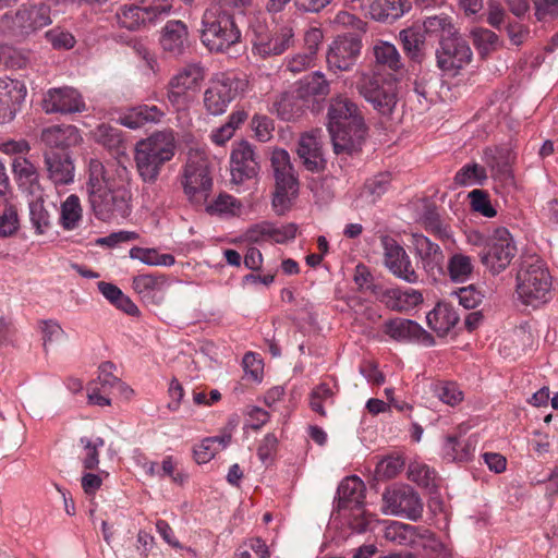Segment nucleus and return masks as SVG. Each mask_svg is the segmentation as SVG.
Listing matches in <instances>:
<instances>
[{
	"label": "nucleus",
	"instance_id": "1",
	"mask_svg": "<svg viewBox=\"0 0 558 558\" xmlns=\"http://www.w3.org/2000/svg\"><path fill=\"white\" fill-rule=\"evenodd\" d=\"M327 118L333 151L336 154L357 151L367 131L357 105L343 95L333 96L329 102Z\"/></svg>",
	"mask_w": 558,
	"mask_h": 558
},
{
	"label": "nucleus",
	"instance_id": "2",
	"mask_svg": "<svg viewBox=\"0 0 558 558\" xmlns=\"http://www.w3.org/2000/svg\"><path fill=\"white\" fill-rule=\"evenodd\" d=\"M231 8L221 1L208 7L202 15L199 38L210 52L225 53L241 43V29Z\"/></svg>",
	"mask_w": 558,
	"mask_h": 558
},
{
	"label": "nucleus",
	"instance_id": "3",
	"mask_svg": "<svg viewBox=\"0 0 558 558\" xmlns=\"http://www.w3.org/2000/svg\"><path fill=\"white\" fill-rule=\"evenodd\" d=\"M129 174L125 167L117 166V182H109V185L88 192L90 208L98 220L109 222L130 215L132 193Z\"/></svg>",
	"mask_w": 558,
	"mask_h": 558
},
{
	"label": "nucleus",
	"instance_id": "4",
	"mask_svg": "<svg viewBox=\"0 0 558 558\" xmlns=\"http://www.w3.org/2000/svg\"><path fill=\"white\" fill-rule=\"evenodd\" d=\"M175 143L171 132H156L135 146V162L144 182L155 183L162 166L174 156Z\"/></svg>",
	"mask_w": 558,
	"mask_h": 558
},
{
	"label": "nucleus",
	"instance_id": "5",
	"mask_svg": "<svg viewBox=\"0 0 558 558\" xmlns=\"http://www.w3.org/2000/svg\"><path fill=\"white\" fill-rule=\"evenodd\" d=\"M359 94L380 116L390 117L398 104V87L393 78H386L375 73H359L355 83Z\"/></svg>",
	"mask_w": 558,
	"mask_h": 558
},
{
	"label": "nucleus",
	"instance_id": "6",
	"mask_svg": "<svg viewBox=\"0 0 558 558\" xmlns=\"http://www.w3.org/2000/svg\"><path fill=\"white\" fill-rule=\"evenodd\" d=\"M517 294L526 305L536 306L551 298V277L539 262L523 264L517 274Z\"/></svg>",
	"mask_w": 558,
	"mask_h": 558
},
{
	"label": "nucleus",
	"instance_id": "7",
	"mask_svg": "<svg viewBox=\"0 0 558 558\" xmlns=\"http://www.w3.org/2000/svg\"><path fill=\"white\" fill-rule=\"evenodd\" d=\"M181 184L187 198L195 204L207 201L213 179L207 158L198 151H190L183 168Z\"/></svg>",
	"mask_w": 558,
	"mask_h": 558
},
{
	"label": "nucleus",
	"instance_id": "8",
	"mask_svg": "<svg viewBox=\"0 0 558 558\" xmlns=\"http://www.w3.org/2000/svg\"><path fill=\"white\" fill-rule=\"evenodd\" d=\"M3 25L17 39H25L51 23L50 9L44 4H23L14 13H5Z\"/></svg>",
	"mask_w": 558,
	"mask_h": 558
},
{
	"label": "nucleus",
	"instance_id": "9",
	"mask_svg": "<svg viewBox=\"0 0 558 558\" xmlns=\"http://www.w3.org/2000/svg\"><path fill=\"white\" fill-rule=\"evenodd\" d=\"M517 255V246L506 228H497L486 240L480 258L493 275L504 271Z\"/></svg>",
	"mask_w": 558,
	"mask_h": 558
},
{
	"label": "nucleus",
	"instance_id": "10",
	"mask_svg": "<svg viewBox=\"0 0 558 558\" xmlns=\"http://www.w3.org/2000/svg\"><path fill=\"white\" fill-rule=\"evenodd\" d=\"M385 513L416 521L422 517L423 502L415 489L405 484H393L383 494Z\"/></svg>",
	"mask_w": 558,
	"mask_h": 558
},
{
	"label": "nucleus",
	"instance_id": "11",
	"mask_svg": "<svg viewBox=\"0 0 558 558\" xmlns=\"http://www.w3.org/2000/svg\"><path fill=\"white\" fill-rule=\"evenodd\" d=\"M435 57L439 70L450 75H457L470 64L473 53L466 40L457 33L439 39Z\"/></svg>",
	"mask_w": 558,
	"mask_h": 558
},
{
	"label": "nucleus",
	"instance_id": "12",
	"mask_svg": "<svg viewBox=\"0 0 558 558\" xmlns=\"http://www.w3.org/2000/svg\"><path fill=\"white\" fill-rule=\"evenodd\" d=\"M204 70L198 64H187L174 74L167 84V99L178 110L187 107L190 90H196L204 80Z\"/></svg>",
	"mask_w": 558,
	"mask_h": 558
},
{
	"label": "nucleus",
	"instance_id": "13",
	"mask_svg": "<svg viewBox=\"0 0 558 558\" xmlns=\"http://www.w3.org/2000/svg\"><path fill=\"white\" fill-rule=\"evenodd\" d=\"M239 81L221 74L213 78L204 92L203 102L208 114L220 116L238 95Z\"/></svg>",
	"mask_w": 558,
	"mask_h": 558
},
{
	"label": "nucleus",
	"instance_id": "14",
	"mask_svg": "<svg viewBox=\"0 0 558 558\" xmlns=\"http://www.w3.org/2000/svg\"><path fill=\"white\" fill-rule=\"evenodd\" d=\"M362 49V41L357 37L338 36L326 53L328 70L337 72L350 71L356 63Z\"/></svg>",
	"mask_w": 558,
	"mask_h": 558
},
{
	"label": "nucleus",
	"instance_id": "15",
	"mask_svg": "<svg viewBox=\"0 0 558 558\" xmlns=\"http://www.w3.org/2000/svg\"><path fill=\"white\" fill-rule=\"evenodd\" d=\"M384 247V258L386 267L398 278L408 283H416L418 274L412 266V262L405 250L391 236L383 235L380 238Z\"/></svg>",
	"mask_w": 558,
	"mask_h": 558
},
{
	"label": "nucleus",
	"instance_id": "16",
	"mask_svg": "<svg viewBox=\"0 0 558 558\" xmlns=\"http://www.w3.org/2000/svg\"><path fill=\"white\" fill-rule=\"evenodd\" d=\"M44 170L47 179L54 185H69L74 181L75 166L70 151L45 149Z\"/></svg>",
	"mask_w": 558,
	"mask_h": 558
},
{
	"label": "nucleus",
	"instance_id": "17",
	"mask_svg": "<svg viewBox=\"0 0 558 558\" xmlns=\"http://www.w3.org/2000/svg\"><path fill=\"white\" fill-rule=\"evenodd\" d=\"M46 113L69 114L85 110V102L81 94L72 87L49 89L41 101Z\"/></svg>",
	"mask_w": 558,
	"mask_h": 558
},
{
	"label": "nucleus",
	"instance_id": "18",
	"mask_svg": "<svg viewBox=\"0 0 558 558\" xmlns=\"http://www.w3.org/2000/svg\"><path fill=\"white\" fill-rule=\"evenodd\" d=\"M294 33L289 26H281L272 33L256 34L253 43V52L260 58L279 56L294 44Z\"/></svg>",
	"mask_w": 558,
	"mask_h": 558
},
{
	"label": "nucleus",
	"instance_id": "19",
	"mask_svg": "<svg viewBox=\"0 0 558 558\" xmlns=\"http://www.w3.org/2000/svg\"><path fill=\"white\" fill-rule=\"evenodd\" d=\"M296 153L305 168L312 172L325 169L326 160L323 155L322 130H312L300 136Z\"/></svg>",
	"mask_w": 558,
	"mask_h": 558
},
{
	"label": "nucleus",
	"instance_id": "20",
	"mask_svg": "<svg viewBox=\"0 0 558 558\" xmlns=\"http://www.w3.org/2000/svg\"><path fill=\"white\" fill-rule=\"evenodd\" d=\"M257 172L258 162L252 145L244 141L239 143L231 154L232 182L236 184L242 183L254 178Z\"/></svg>",
	"mask_w": 558,
	"mask_h": 558
},
{
	"label": "nucleus",
	"instance_id": "21",
	"mask_svg": "<svg viewBox=\"0 0 558 558\" xmlns=\"http://www.w3.org/2000/svg\"><path fill=\"white\" fill-rule=\"evenodd\" d=\"M412 244L415 256L421 260L427 274L441 272L445 255L438 244L418 233L412 234Z\"/></svg>",
	"mask_w": 558,
	"mask_h": 558
},
{
	"label": "nucleus",
	"instance_id": "22",
	"mask_svg": "<svg viewBox=\"0 0 558 558\" xmlns=\"http://www.w3.org/2000/svg\"><path fill=\"white\" fill-rule=\"evenodd\" d=\"M25 94L24 86L19 81L0 78V123L14 119Z\"/></svg>",
	"mask_w": 558,
	"mask_h": 558
},
{
	"label": "nucleus",
	"instance_id": "23",
	"mask_svg": "<svg viewBox=\"0 0 558 558\" xmlns=\"http://www.w3.org/2000/svg\"><path fill=\"white\" fill-rule=\"evenodd\" d=\"M160 45L163 51L179 57L190 47V34L186 24L180 20H170L162 27Z\"/></svg>",
	"mask_w": 558,
	"mask_h": 558
},
{
	"label": "nucleus",
	"instance_id": "24",
	"mask_svg": "<svg viewBox=\"0 0 558 558\" xmlns=\"http://www.w3.org/2000/svg\"><path fill=\"white\" fill-rule=\"evenodd\" d=\"M40 141L46 145V149L69 151L71 147L80 144L82 137L74 125H52L41 131Z\"/></svg>",
	"mask_w": 558,
	"mask_h": 558
},
{
	"label": "nucleus",
	"instance_id": "25",
	"mask_svg": "<svg viewBox=\"0 0 558 558\" xmlns=\"http://www.w3.org/2000/svg\"><path fill=\"white\" fill-rule=\"evenodd\" d=\"M169 286L168 277L162 274L138 275L133 278V289L153 304H159L163 300Z\"/></svg>",
	"mask_w": 558,
	"mask_h": 558
},
{
	"label": "nucleus",
	"instance_id": "26",
	"mask_svg": "<svg viewBox=\"0 0 558 558\" xmlns=\"http://www.w3.org/2000/svg\"><path fill=\"white\" fill-rule=\"evenodd\" d=\"M372 19L381 23H393L412 9L410 0H368Z\"/></svg>",
	"mask_w": 558,
	"mask_h": 558
},
{
	"label": "nucleus",
	"instance_id": "27",
	"mask_svg": "<svg viewBox=\"0 0 558 558\" xmlns=\"http://www.w3.org/2000/svg\"><path fill=\"white\" fill-rule=\"evenodd\" d=\"M399 39L405 56L415 63H422L426 57V36L421 26H410L400 31Z\"/></svg>",
	"mask_w": 558,
	"mask_h": 558
},
{
	"label": "nucleus",
	"instance_id": "28",
	"mask_svg": "<svg viewBox=\"0 0 558 558\" xmlns=\"http://www.w3.org/2000/svg\"><path fill=\"white\" fill-rule=\"evenodd\" d=\"M426 319L438 336L445 337L458 324L460 316L450 303L438 302Z\"/></svg>",
	"mask_w": 558,
	"mask_h": 558
},
{
	"label": "nucleus",
	"instance_id": "29",
	"mask_svg": "<svg viewBox=\"0 0 558 558\" xmlns=\"http://www.w3.org/2000/svg\"><path fill=\"white\" fill-rule=\"evenodd\" d=\"M336 507L340 511L351 506H362L365 498V485L357 476L345 477L337 489Z\"/></svg>",
	"mask_w": 558,
	"mask_h": 558
},
{
	"label": "nucleus",
	"instance_id": "30",
	"mask_svg": "<svg viewBox=\"0 0 558 558\" xmlns=\"http://www.w3.org/2000/svg\"><path fill=\"white\" fill-rule=\"evenodd\" d=\"M276 191L272 197V206L278 215H283L289 208L290 196L298 191V180L293 174V170L275 174Z\"/></svg>",
	"mask_w": 558,
	"mask_h": 558
},
{
	"label": "nucleus",
	"instance_id": "31",
	"mask_svg": "<svg viewBox=\"0 0 558 558\" xmlns=\"http://www.w3.org/2000/svg\"><path fill=\"white\" fill-rule=\"evenodd\" d=\"M296 93L305 101L325 99L330 93V84L322 72L316 71L301 82Z\"/></svg>",
	"mask_w": 558,
	"mask_h": 558
},
{
	"label": "nucleus",
	"instance_id": "32",
	"mask_svg": "<svg viewBox=\"0 0 558 558\" xmlns=\"http://www.w3.org/2000/svg\"><path fill=\"white\" fill-rule=\"evenodd\" d=\"M384 299L387 307L397 312L408 311L423 302L422 293L413 289H389Z\"/></svg>",
	"mask_w": 558,
	"mask_h": 558
},
{
	"label": "nucleus",
	"instance_id": "33",
	"mask_svg": "<svg viewBox=\"0 0 558 558\" xmlns=\"http://www.w3.org/2000/svg\"><path fill=\"white\" fill-rule=\"evenodd\" d=\"M373 56L377 66L386 68L392 72H398L403 68L398 49L388 41L378 40L375 43Z\"/></svg>",
	"mask_w": 558,
	"mask_h": 558
},
{
	"label": "nucleus",
	"instance_id": "34",
	"mask_svg": "<svg viewBox=\"0 0 558 558\" xmlns=\"http://www.w3.org/2000/svg\"><path fill=\"white\" fill-rule=\"evenodd\" d=\"M57 210L54 204L47 207L41 197L31 203V220L38 234H44L51 227Z\"/></svg>",
	"mask_w": 558,
	"mask_h": 558
},
{
	"label": "nucleus",
	"instance_id": "35",
	"mask_svg": "<svg viewBox=\"0 0 558 558\" xmlns=\"http://www.w3.org/2000/svg\"><path fill=\"white\" fill-rule=\"evenodd\" d=\"M117 166L118 165H113L112 169H108L98 159H90L88 165L87 191L90 192L96 189L102 187L104 185H109V182H117Z\"/></svg>",
	"mask_w": 558,
	"mask_h": 558
},
{
	"label": "nucleus",
	"instance_id": "36",
	"mask_svg": "<svg viewBox=\"0 0 558 558\" xmlns=\"http://www.w3.org/2000/svg\"><path fill=\"white\" fill-rule=\"evenodd\" d=\"M384 331L398 341L414 340L415 333L420 332V325L411 319L395 318L385 323Z\"/></svg>",
	"mask_w": 558,
	"mask_h": 558
},
{
	"label": "nucleus",
	"instance_id": "37",
	"mask_svg": "<svg viewBox=\"0 0 558 558\" xmlns=\"http://www.w3.org/2000/svg\"><path fill=\"white\" fill-rule=\"evenodd\" d=\"M82 206L80 197L71 194L61 204L60 208V223L64 230H73L78 226L82 219Z\"/></svg>",
	"mask_w": 558,
	"mask_h": 558
},
{
	"label": "nucleus",
	"instance_id": "38",
	"mask_svg": "<svg viewBox=\"0 0 558 558\" xmlns=\"http://www.w3.org/2000/svg\"><path fill=\"white\" fill-rule=\"evenodd\" d=\"M162 116L163 112L157 106L142 105L132 109L124 118V124L135 129L148 122H158Z\"/></svg>",
	"mask_w": 558,
	"mask_h": 558
},
{
	"label": "nucleus",
	"instance_id": "39",
	"mask_svg": "<svg viewBox=\"0 0 558 558\" xmlns=\"http://www.w3.org/2000/svg\"><path fill=\"white\" fill-rule=\"evenodd\" d=\"M120 26L134 31L141 25L146 24L147 13L143 10V7L135 4L121 7L116 14Z\"/></svg>",
	"mask_w": 558,
	"mask_h": 558
},
{
	"label": "nucleus",
	"instance_id": "40",
	"mask_svg": "<svg viewBox=\"0 0 558 558\" xmlns=\"http://www.w3.org/2000/svg\"><path fill=\"white\" fill-rule=\"evenodd\" d=\"M130 257L138 259L150 266H171L174 264V256L171 254H159L155 248L132 247Z\"/></svg>",
	"mask_w": 558,
	"mask_h": 558
},
{
	"label": "nucleus",
	"instance_id": "41",
	"mask_svg": "<svg viewBox=\"0 0 558 558\" xmlns=\"http://www.w3.org/2000/svg\"><path fill=\"white\" fill-rule=\"evenodd\" d=\"M473 271L472 260L463 254H454L448 262V272L454 282H464Z\"/></svg>",
	"mask_w": 558,
	"mask_h": 558
},
{
	"label": "nucleus",
	"instance_id": "42",
	"mask_svg": "<svg viewBox=\"0 0 558 558\" xmlns=\"http://www.w3.org/2000/svg\"><path fill=\"white\" fill-rule=\"evenodd\" d=\"M487 179V173L484 167L477 163L463 166L454 175V183L460 186H468L472 184L482 185Z\"/></svg>",
	"mask_w": 558,
	"mask_h": 558
},
{
	"label": "nucleus",
	"instance_id": "43",
	"mask_svg": "<svg viewBox=\"0 0 558 558\" xmlns=\"http://www.w3.org/2000/svg\"><path fill=\"white\" fill-rule=\"evenodd\" d=\"M416 527L410 524L393 522L385 530V538L397 545L407 546L415 536Z\"/></svg>",
	"mask_w": 558,
	"mask_h": 558
},
{
	"label": "nucleus",
	"instance_id": "44",
	"mask_svg": "<svg viewBox=\"0 0 558 558\" xmlns=\"http://www.w3.org/2000/svg\"><path fill=\"white\" fill-rule=\"evenodd\" d=\"M422 29L426 34H434L439 36V39L446 36H452L457 34L450 19L445 15L428 16L423 22Z\"/></svg>",
	"mask_w": 558,
	"mask_h": 558
},
{
	"label": "nucleus",
	"instance_id": "45",
	"mask_svg": "<svg viewBox=\"0 0 558 558\" xmlns=\"http://www.w3.org/2000/svg\"><path fill=\"white\" fill-rule=\"evenodd\" d=\"M298 95L284 93L274 104L278 116L286 121L293 120L302 113V106L299 104Z\"/></svg>",
	"mask_w": 558,
	"mask_h": 558
},
{
	"label": "nucleus",
	"instance_id": "46",
	"mask_svg": "<svg viewBox=\"0 0 558 558\" xmlns=\"http://www.w3.org/2000/svg\"><path fill=\"white\" fill-rule=\"evenodd\" d=\"M335 392L332 389L325 383L316 386L312 392L310 398V405L313 411L318 413L322 416H326V411L323 407L324 403H333Z\"/></svg>",
	"mask_w": 558,
	"mask_h": 558
},
{
	"label": "nucleus",
	"instance_id": "47",
	"mask_svg": "<svg viewBox=\"0 0 558 558\" xmlns=\"http://www.w3.org/2000/svg\"><path fill=\"white\" fill-rule=\"evenodd\" d=\"M349 509L351 511L349 518L350 529L357 534H362L368 531L372 522L374 521V515L368 513L363 508V505L351 506Z\"/></svg>",
	"mask_w": 558,
	"mask_h": 558
},
{
	"label": "nucleus",
	"instance_id": "48",
	"mask_svg": "<svg viewBox=\"0 0 558 558\" xmlns=\"http://www.w3.org/2000/svg\"><path fill=\"white\" fill-rule=\"evenodd\" d=\"M95 138L108 149H119L123 143L120 131L108 124H101L96 129Z\"/></svg>",
	"mask_w": 558,
	"mask_h": 558
},
{
	"label": "nucleus",
	"instance_id": "49",
	"mask_svg": "<svg viewBox=\"0 0 558 558\" xmlns=\"http://www.w3.org/2000/svg\"><path fill=\"white\" fill-rule=\"evenodd\" d=\"M114 367V364L110 361L101 363L99 366L98 378L89 384H96L99 386L100 391L104 393H111V391L117 388L120 380L112 374Z\"/></svg>",
	"mask_w": 558,
	"mask_h": 558
},
{
	"label": "nucleus",
	"instance_id": "50",
	"mask_svg": "<svg viewBox=\"0 0 558 558\" xmlns=\"http://www.w3.org/2000/svg\"><path fill=\"white\" fill-rule=\"evenodd\" d=\"M471 34L475 46L484 52L496 50L499 47V37L490 29L478 27L474 28Z\"/></svg>",
	"mask_w": 558,
	"mask_h": 558
},
{
	"label": "nucleus",
	"instance_id": "51",
	"mask_svg": "<svg viewBox=\"0 0 558 558\" xmlns=\"http://www.w3.org/2000/svg\"><path fill=\"white\" fill-rule=\"evenodd\" d=\"M446 456L452 460L466 461L471 459L473 448L471 444L461 445L456 436H447L445 444Z\"/></svg>",
	"mask_w": 558,
	"mask_h": 558
},
{
	"label": "nucleus",
	"instance_id": "52",
	"mask_svg": "<svg viewBox=\"0 0 558 558\" xmlns=\"http://www.w3.org/2000/svg\"><path fill=\"white\" fill-rule=\"evenodd\" d=\"M390 183L388 173H379L366 181L363 193L371 197V202L375 203L378 197L386 193Z\"/></svg>",
	"mask_w": 558,
	"mask_h": 558
},
{
	"label": "nucleus",
	"instance_id": "53",
	"mask_svg": "<svg viewBox=\"0 0 558 558\" xmlns=\"http://www.w3.org/2000/svg\"><path fill=\"white\" fill-rule=\"evenodd\" d=\"M230 438L231 437L228 436L227 441L225 440L223 437L206 438L205 440L202 441V444L199 446H197L194 449L195 461L198 464L207 463L216 454V448L214 447V444L219 442V444H222V446H226V444L230 440Z\"/></svg>",
	"mask_w": 558,
	"mask_h": 558
},
{
	"label": "nucleus",
	"instance_id": "54",
	"mask_svg": "<svg viewBox=\"0 0 558 558\" xmlns=\"http://www.w3.org/2000/svg\"><path fill=\"white\" fill-rule=\"evenodd\" d=\"M472 209L485 217H495L497 211L492 206L488 194L483 190H473L469 194Z\"/></svg>",
	"mask_w": 558,
	"mask_h": 558
},
{
	"label": "nucleus",
	"instance_id": "55",
	"mask_svg": "<svg viewBox=\"0 0 558 558\" xmlns=\"http://www.w3.org/2000/svg\"><path fill=\"white\" fill-rule=\"evenodd\" d=\"M81 444L86 450V457L83 459V465L86 470H95L99 464L98 448L105 445V440L100 437L92 441L88 438H81Z\"/></svg>",
	"mask_w": 558,
	"mask_h": 558
},
{
	"label": "nucleus",
	"instance_id": "56",
	"mask_svg": "<svg viewBox=\"0 0 558 558\" xmlns=\"http://www.w3.org/2000/svg\"><path fill=\"white\" fill-rule=\"evenodd\" d=\"M269 550L267 545L260 538H252L245 543L235 558H268Z\"/></svg>",
	"mask_w": 558,
	"mask_h": 558
},
{
	"label": "nucleus",
	"instance_id": "57",
	"mask_svg": "<svg viewBox=\"0 0 558 558\" xmlns=\"http://www.w3.org/2000/svg\"><path fill=\"white\" fill-rule=\"evenodd\" d=\"M404 466V461L400 457H388L383 459L376 468V474L380 478H392L397 476Z\"/></svg>",
	"mask_w": 558,
	"mask_h": 558
},
{
	"label": "nucleus",
	"instance_id": "58",
	"mask_svg": "<svg viewBox=\"0 0 558 558\" xmlns=\"http://www.w3.org/2000/svg\"><path fill=\"white\" fill-rule=\"evenodd\" d=\"M19 229V217L14 206H7L0 215V236L13 235Z\"/></svg>",
	"mask_w": 558,
	"mask_h": 558
},
{
	"label": "nucleus",
	"instance_id": "59",
	"mask_svg": "<svg viewBox=\"0 0 558 558\" xmlns=\"http://www.w3.org/2000/svg\"><path fill=\"white\" fill-rule=\"evenodd\" d=\"M278 438L275 434L269 433L267 434L257 448V454L259 460L268 465L270 464L276 456L277 449H278Z\"/></svg>",
	"mask_w": 558,
	"mask_h": 558
},
{
	"label": "nucleus",
	"instance_id": "60",
	"mask_svg": "<svg viewBox=\"0 0 558 558\" xmlns=\"http://www.w3.org/2000/svg\"><path fill=\"white\" fill-rule=\"evenodd\" d=\"M435 392L439 400L451 407L458 404L462 400V391L459 390L454 383H442L435 386Z\"/></svg>",
	"mask_w": 558,
	"mask_h": 558
},
{
	"label": "nucleus",
	"instance_id": "61",
	"mask_svg": "<svg viewBox=\"0 0 558 558\" xmlns=\"http://www.w3.org/2000/svg\"><path fill=\"white\" fill-rule=\"evenodd\" d=\"M41 332L44 348L48 351L53 343L60 342L64 338V331L60 325L53 320H45L41 323Z\"/></svg>",
	"mask_w": 558,
	"mask_h": 558
},
{
	"label": "nucleus",
	"instance_id": "62",
	"mask_svg": "<svg viewBox=\"0 0 558 558\" xmlns=\"http://www.w3.org/2000/svg\"><path fill=\"white\" fill-rule=\"evenodd\" d=\"M435 476L436 472L425 464H412L409 469V478L424 487H428Z\"/></svg>",
	"mask_w": 558,
	"mask_h": 558
},
{
	"label": "nucleus",
	"instance_id": "63",
	"mask_svg": "<svg viewBox=\"0 0 558 558\" xmlns=\"http://www.w3.org/2000/svg\"><path fill=\"white\" fill-rule=\"evenodd\" d=\"M12 170L19 178L33 181L38 177L36 167L26 158L17 156L12 161Z\"/></svg>",
	"mask_w": 558,
	"mask_h": 558
},
{
	"label": "nucleus",
	"instance_id": "64",
	"mask_svg": "<svg viewBox=\"0 0 558 558\" xmlns=\"http://www.w3.org/2000/svg\"><path fill=\"white\" fill-rule=\"evenodd\" d=\"M48 41L57 49H71L75 45V38L69 32L51 29L46 33Z\"/></svg>",
	"mask_w": 558,
	"mask_h": 558
}]
</instances>
